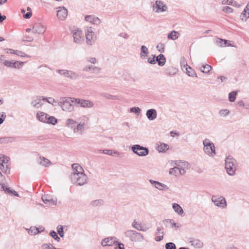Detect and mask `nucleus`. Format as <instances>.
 <instances>
[{
	"label": "nucleus",
	"mask_w": 249,
	"mask_h": 249,
	"mask_svg": "<svg viewBox=\"0 0 249 249\" xmlns=\"http://www.w3.org/2000/svg\"><path fill=\"white\" fill-rule=\"evenodd\" d=\"M86 44L88 46L93 45L97 39L93 29L91 27H87L85 30Z\"/></svg>",
	"instance_id": "obj_7"
},
{
	"label": "nucleus",
	"mask_w": 249,
	"mask_h": 249,
	"mask_svg": "<svg viewBox=\"0 0 249 249\" xmlns=\"http://www.w3.org/2000/svg\"><path fill=\"white\" fill-rule=\"evenodd\" d=\"M174 211L178 215H182L184 213L183 209L177 203H173L172 206Z\"/></svg>",
	"instance_id": "obj_36"
},
{
	"label": "nucleus",
	"mask_w": 249,
	"mask_h": 249,
	"mask_svg": "<svg viewBox=\"0 0 249 249\" xmlns=\"http://www.w3.org/2000/svg\"><path fill=\"white\" fill-rule=\"evenodd\" d=\"M56 72L61 76L72 80H76L79 77L78 73L71 70H57Z\"/></svg>",
	"instance_id": "obj_10"
},
{
	"label": "nucleus",
	"mask_w": 249,
	"mask_h": 249,
	"mask_svg": "<svg viewBox=\"0 0 249 249\" xmlns=\"http://www.w3.org/2000/svg\"><path fill=\"white\" fill-rule=\"evenodd\" d=\"M9 158L4 155H0V165L8 164Z\"/></svg>",
	"instance_id": "obj_44"
},
{
	"label": "nucleus",
	"mask_w": 249,
	"mask_h": 249,
	"mask_svg": "<svg viewBox=\"0 0 249 249\" xmlns=\"http://www.w3.org/2000/svg\"><path fill=\"white\" fill-rule=\"evenodd\" d=\"M229 114L230 111L227 109H221L218 112L219 116L222 117H225L228 116Z\"/></svg>",
	"instance_id": "obj_50"
},
{
	"label": "nucleus",
	"mask_w": 249,
	"mask_h": 249,
	"mask_svg": "<svg viewBox=\"0 0 249 249\" xmlns=\"http://www.w3.org/2000/svg\"><path fill=\"white\" fill-rule=\"evenodd\" d=\"M85 19L86 21L96 25L100 24L101 22L100 19L94 15L87 16L85 17Z\"/></svg>",
	"instance_id": "obj_18"
},
{
	"label": "nucleus",
	"mask_w": 249,
	"mask_h": 249,
	"mask_svg": "<svg viewBox=\"0 0 249 249\" xmlns=\"http://www.w3.org/2000/svg\"><path fill=\"white\" fill-rule=\"evenodd\" d=\"M240 19L242 21H246L249 18V7L246 6L243 11L241 13Z\"/></svg>",
	"instance_id": "obj_27"
},
{
	"label": "nucleus",
	"mask_w": 249,
	"mask_h": 249,
	"mask_svg": "<svg viewBox=\"0 0 249 249\" xmlns=\"http://www.w3.org/2000/svg\"><path fill=\"white\" fill-rule=\"evenodd\" d=\"M41 249H54V247L50 243L43 244L41 246Z\"/></svg>",
	"instance_id": "obj_57"
},
{
	"label": "nucleus",
	"mask_w": 249,
	"mask_h": 249,
	"mask_svg": "<svg viewBox=\"0 0 249 249\" xmlns=\"http://www.w3.org/2000/svg\"><path fill=\"white\" fill-rule=\"evenodd\" d=\"M227 41L220 38H217L216 40V44L220 47H224L226 45Z\"/></svg>",
	"instance_id": "obj_52"
},
{
	"label": "nucleus",
	"mask_w": 249,
	"mask_h": 249,
	"mask_svg": "<svg viewBox=\"0 0 249 249\" xmlns=\"http://www.w3.org/2000/svg\"><path fill=\"white\" fill-rule=\"evenodd\" d=\"M38 162L39 164L45 167H48L51 164V162L47 159L40 157L38 160Z\"/></svg>",
	"instance_id": "obj_32"
},
{
	"label": "nucleus",
	"mask_w": 249,
	"mask_h": 249,
	"mask_svg": "<svg viewBox=\"0 0 249 249\" xmlns=\"http://www.w3.org/2000/svg\"><path fill=\"white\" fill-rule=\"evenodd\" d=\"M15 141V139L11 137H5L0 138V143H11Z\"/></svg>",
	"instance_id": "obj_40"
},
{
	"label": "nucleus",
	"mask_w": 249,
	"mask_h": 249,
	"mask_svg": "<svg viewBox=\"0 0 249 249\" xmlns=\"http://www.w3.org/2000/svg\"><path fill=\"white\" fill-rule=\"evenodd\" d=\"M14 61V60H5L3 61V64L7 67L12 68Z\"/></svg>",
	"instance_id": "obj_58"
},
{
	"label": "nucleus",
	"mask_w": 249,
	"mask_h": 249,
	"mask_svg": "<svg viewBox=\"0 0 249 249\" xmlns=\"http://www.w3.org/2000/svg\"><path fill=\"white\" fill-rule=\"evenodd\" d=\"M34 40V38L32 36L28 35H24L23 37V41L24 42H32Z\"/></svg>",
	"instance_id": "obj_62"
},
{
	"label": "nucleus",
	"mask_w": 249,
	"mask_h": 249,
	"mask_svg": "<svg viewBox=\"0 0 249 249\" xmlns=\"http://www.w3.org/2000/svg\"><path fill=\"white\" fill-rule=\"evenodd\" d=\"M41 97L37 98L31 102V105L35 108H39L43 105Z\"/></svg>",
	"instance_id": "obj_26"
},
{
	"label": "nucleus",
	"mask_w": 249,
	"mask_h": 249,
	"mask_svg": "<svg viewBox=\"0 0 249 249\" xmlns=\"http://www.w3.org/2000/svg\"><path fill=\"white\" fill-rule=\"evenodd\" d=\"M57 232L60 237H63L64 236V232L63 231V227L62 225H58L56 228Z\"/></svg>",
	"instance_id": "obj_53"
},
{
	"label": "nucleus",
	"mask_w": 249,
	"mask_h": 249,
	"mask_svg": "<svg viewBox=\"0 0 249 249\" xmlns=\"http://www.w3.org/2000/svg\"><path fill=\"white\" fill-rule=\"evenodd\" d=\"M0 170L5 174L9 173L10 172V167H9V163L7 164H4L0 165Z\"/></svg>",
	"instance_id": "obj_47"
},
{
	"label": "nucleus",
	"mask_w": 249,
	"mask_h": 249,
	"mask_svg": "<svg viewBox=\"0 0 249 249\" xmlns=\"http://www.w3.org/2000/svg\"><path fill=\"white\" fill-rule=\"evenodd\" d=\"M43 101H46L48 103L52 105L53 106H59V100L57 101L54 99L52 97H42Z\"/></svg>",
	"instance_id": "obj_33"
},
{
	"label": "nucleus",
	"mask_w": 249,
	"mask_h": 249,
	"mask_svg": "<svg viewBox=\"0 0 249 249\" xmlns=\"http://www.w3.org/2000/svg\"><path fill=\"white\" fill-rule=\"evenodd\" d=\"M43 202L48 205H55L56 204V199H54L50 197L43 196L42 197Z\"/></svg>",
	"instance_id": "obj_28"
},
{
	"label": "nucleus",
	"mask_w": 249,
	"mask_h": 249,
	"mask_svg": "<svg viewBox=\"0 0 249 249\" xmlns=\"http://www.w3.org/2000/svg\"><path fill=\"white\" fill-rule=\"evenodd\" d=\"M101 69L98 67L91 65H87L83 68V71L85 72L92 71L93 73L98 74L100 72Z\"/></svg>",
	"instance_id": "obj_19"
},
{
	"label": "nucleus",
	"mask_w": 249,
	"mask_h": 249,
	"mask_svg": "<svg viewBox=\"0 0 249 249\" xmlns=\"http://www.w3.org/2000/svg\"><path fill=\"white\" fill-rule=\"evenodd\" d=\"M15 54L20 57H28V56L24 52L19 50H15Z\"/></svg>",
	"instance_id": "obj_60"
},
{
	"label": "nucleus",
	"mask_w": 249,
	"mask_h": 249,
	"mask_svg": "<svg viewBox=\"0 0 249 249\" xmlns=\"http://www.w3.org/2000/svg\"><path fill=\"white\" fill-rule=\"evenodd\" d=\"M189 243L191 244L192 246L196 248H201L203 246V242L198 239H190Z\"/></svg>",
	"instance_id": "obj_25"
},
{
	"label": "nucleus",
	"mask_w": 249,
	"mask_h": 249,
	"mask_svg": "<svg viewBox=\"0 0 249 249\" xmlns=\"http://www.w3.org/2000/svg\"><path fill=\"white\" fill-rule=\"evenodd\" d=\"M1 189H2V190L3 191H4L5 192H6L7 193L13 194V195L16 196H18V193L17 192L10 190L9 188L6 187L4 184H1Z\"/></svg>",
	"instance_id": "obj_46"
},
{
	"label": "nucleus",
	"mask_w": 249,
	"mask_h": 249,
	"mask_svg": "<svg viewBox=\"0 0 249 249\" xmlns=\"http://www.w3.org/2000/svg\"><path fill=\"white\" fill-rule=\"evenodd\" d=\"M169 173L170 175L174 176L176 177H179L185 174L183 173L181 171H180L179 169H178V168H177L175 166L170 169Z\"/></svg>",
	"instance_id": "obj_24"
},
{
	"label": "nucleus",
	"mask_w": 249,
	"mask_h": 249,
	"mask_svg": "<svg viewBox=\"0 0 249 249\" xmlns=\"http://www.w3.org/2000/svg\"><path fill=\"white\" fill-rule=\"evenodd\" d=\"M156 61L158 62V65L160 66H162L164 65L166 62V59L164 57V55L162 54H160L156 58Z\"/></svg>",
	"instance_id": "obj_37"
},
{
	"label": "nucleus",
	"mask_w": 249,
	"mask_h": 249,
	"mask_svg": "<svg viewBox=\"0 0 249 249\" xmlns=\"http://www.w3.org/2000/svg\"><path fill=\"white\" fill-rule=\"evenodd\" d=\"M36 117L39 121L44 123L55 125L57 122V120L55 117L51 116L43 112H37L36 114Z\"/></svg>",
	"instance_id": "obj_4"
},
{
	"label": "nucleus",
	"mask_w": 249,
	"mask_h": 249,
	"mask_svg": "<svg viewBox=\"0 0 249 249\" xmlns=\"http://www.w3.org/2000/svg\"><path fill=\"white\" fill-rule=\"evenodd\" d=\"M125 236L128 238L130 241L134 242H140L143 240L142 234L134 230H128L124 232Z\"/></svg>",
	"instance_id": "obj_6"
},
{
	"label": "nucleus",
	"mask_w": 249,
	"mask_h": 249,
	"mask_svg": "<svg viewBox=\"0 0 249 249\" xmlns=\"http://www.w3.org/2000/svg\"><path fill=\"white\" fill-rule=\"evenodd\" d=\"M149 181L153 187L157 188L159 190H163L168 189L167 186L162 183L157 181H155L152 179H150Z\"/></svg>",
	"instance_id": "obj_17"
},
{
	"label": "nucleus",
	"mask_w": 249,
	"mask_h": 249,
	"mask_svg": "<svg viewBox=\"0 0 249 249\" xmlns=\"http://www.w3.org/2000/svg\"><path fill=\"white\" fill-rule=\"evenodd\" d=\"M225 169L227 173L230 176L235 175L237 163L232 156H228L225 160Z\"/></svg>",
	"instance_id": "obj_2"
},
{
	"label": "nucleus",
	"mask_w": 249,
	"mask_h": 249,
	"mask_svg": "<svg viewBox=\"0 0 249 249\" xmlns=\"http://www.w3.org/2000/svg\"><path fill=\"white\" fill-rule=\"evenodd\" d=\"M118 243V240L116 237H109L102 240L101 245L103 246H111Z\"/></svg>",
	"instance_id": "obj_16"
},
{
	"label": "nucleus",
	"mask_w": 249,
	"mask_h": 249,
	"mask_svg": "<svg viewBox=\"0 0 249 249\" xmlns=\"http://www.w3.org/2000/svg\"><path fill=\"white\" fill-rule=\"evenodd\" d=\"M177 72V70L174 67L169 68L167 70V73L169 75H174Z\"/></svg>",
	"instance_id": "obj_54"
},
{
	"label": "nucleus",
	"mask_w": 249,
	"mask_h": 249,
	"mask_svg": "<svg viewBox=\"0 0 249 249\" xmlns=\"http://www.w3.org/2000/svg\"><path fill=\"white\" fill-rule=\"evenodd\" d=\"M32 27L33 34H43L46 30L44 25L38 23L32 25Z\"/></svg>",
	"instance_id": "obj_15"
},
{
	"label": "nucleus",
	"mask_w": 249,
	"mask_h": 249,
	"mask_svg": "<svg viewBox=\"0 0 249 249\" xmlns=\"http://www.w3.org/2000/svg\"><path fill=\"white\" fill-rule=\"evenodd\" d=\"M71 179L73 184L82 186L87 183L88 177L84 172L79 174H71Z\"/></svg>",
	"instance_id": "obj_5"
},
{
	"label": "nucleus",
	"mask_w": 249,
	"mask_h": 249,
	"mask_svg": "<svg viewBox=\"0 0 249 249\" xmlns=\"http://www.w3.org/2000/svg\"><path fill=\"white\" fill-rule=\"evenodd\" d=\"M40 231L39 229L36 227H31L28 231V233L31 235H36Z\"/></svg>",
	"instance_id": "obj_49"
},
{
	"label": "nucleus",
	"mask_w": 249,
	"mask_h": 249,
	"mask_svg": "<svg viewBox=\"0 0 249 249\" xmlns=\"http://www.w3.org/2000/svg\"><path fill=\"white\" fill-rule=\"evenodd\" d=\"M75 103L78 104L80 107L86 108H92L94 106L93 102L89 100L84 99L82 98H76Z\"/></svg>",
	"instance_id": "obj_12"
},
{
	"label": "nucleus",
	"mask_w": 249,
	"mask_h": 249,
	"mask_svg": "<svg viewBox=\"0 0 249 249\" xmlns=\"http://www.w3.org/2000/svg\"><path fill=\"white\" fill-rule=\"evenodd\" d=\"M146 116L149 120H154L157 117V112L156 110L155 109H149L147 110Z\"/></svg>",
	"instance_id": "obj_22"
},
{
	"label": "nucleus",
	"mask_w": 249,
	"mask_h": 249,
	"mask_svg": "<svg viewBox=\"0 0 249 249\" xmlns=\"http://www.w3.org/2000/svg\"><path fill=\"white\" fill-rule=\"evenodd\" d=\"M166 249H176V245L172 242L167 243L165 245Z\"/></svg>",
	"instance_id": "obj_61"
},
{
	"label": "nucleus",
	"mask_w": 249,
	"mask_h": 249,
	"mask_svg": "<svg viewBox=\"0 0 249 249\" xmlns=\"http://www.w3.org/2000/svg\"><path fill=\"white\" fill-rule=\"evenodd\" d=\"M130 111L131 112L135 113L136 115H139L141 112V109L139 107H133L130 108Z\"/></svg>",
	"instance_id": "obj_59"
},
{
	"label": "nucleus",
	"mask_w": 249,
	"mask_h": 249,
	"mask_svg": "<svg viewBox=\"0 0 249 249\" xmlns=\"http://www.w3.org/2000/svg\"><path fill=\"white\" fill-rule=\"evenodd\" d=\"M157 49L160 53H163L164 51V45L163 43H159L157 46Z\"/></svg>",
	"instance_id": "obj_63"
},
{
	"label": "nucleus",
	"mask_w": 249,
	"mask_h": 249,
	"mask_svg": "<svg viewBox=\"0 0 249 249\" xmlns=\"http://www.w3.org/2000/svg\"><path fill=\"white\" fill-rule=\"evenodd\" d=\"M24 64V62L14 60L12 65L13 69H20Z\"/></svg>",
	"instance_id": "obj_42"
},
{
	"label": "nucleus",
	"mask_w": 249,
	"mask_h": 249,
	"mask_svg": "<svg viewBox=\"0 0 249 249\" xmlns=\"http://www.w3.org/2000/svg\"><path fill=\"white\" fill-rule=\"evenodd\" d=\"M212 201L214 205L221 208H225L227 207V202L225 198L222 196H213L212 197Z\"/></svg>",
	"instance_id": "obj_13"
},
{
	"label": "nucleus",
	"mask_w": 249,
	"mask_h": 249,
	"mask_svg": "<svg viewBox=\"0 0 249 249\" xmlns=\"http://www.w3.org/2000/svg\"><path fill=\"white\" fill-rule=\"evenodd\" d=\"M164 223L166 226H169L172 228H175L177 229L180 227V224L176 223L173 219H166L164 221Z\"/></svg>",
	"instance_id": "obj_31"
},
{
	"label": "nucleus",
	"mask_w": 249,
	"mask_h": 249,
	"mask_svg": "<svg viewBox=\"0 0 249 249\" xmlns=\"http://www.w3.org/2000/svg\"><path fill=\"white\" fill-rule=\"evenodd\" d=\"M156 234L157 235L161 234V235H163L164 234L163 228L162 227H158V228L157 229V230H156Z\"/></svg>",
	"instance_id": "obj_64"
},
{
	"label": "nucleus",
	"mask_w": 249,
	"mask_h": 249,
	"mask_svg": "<svg viewBox=\"0 0 249 249\" xmlns=\"http://www.w3.org/2000/svg\"><path fill=\"white\" fill-rule=\"evenodd\" d=\"M200 70L204 73L208 74L210 71L212 69L211 66L208 64L203 65L200 68Z\"/></svg>",
	"instance_id": "obj_41"
},
{
	"label": "nucleus",
	"mask_w": 249,
	"mask_h": 249,
	"mask_svg": "<svg viewBox=\"0 0 249 249\" xmlns=\"http://www.w3.org/2000/svg\"><path fill=\"white\" fill-rule=\"evenodd\" d=\"M73 42L77 44H81L84 41V36L82 31L78 28H74L71 31Z\"/></svg>",
	"instance_id": "obj_11"
},
{
	"label": "nucleus",
	"mask_w": 249,
	"mask_h": 249,
	"mask_svg": "<svg viewBox=\"0 0 249 249\" xmlns=\"http://www.w3.org/2000/svg\"><path fill=\"white\" fill-rule=\"evenodd\" d=\"M222 11L227 14H231L233 12V9L228 6H224L222 8Z\"/></svg>",
	"instance_id": "obj_55"
},
{
	"label": "nucleus",
	"mask_w": 249,
	"mask_h": 249,
	"mask_svg": "<svg viewBox=\"0 0 249 249\" xmlns=\"http://www.w3.org/2000/svg\"><path fill=\"white\" fill-rule=\"evenodd\" d=\"M237 92L236 91H232L229 94V99L231 102L235 101Z\"/></svg>",
	"instance_id": "obj_51"
},
{
	"label": "nucleus",
	"mask_w": 249,
	"mask_h": 249,
	"mask_svg": "<svg viewBox=\"0 0 249 249\" xmlns=\"http://www.w3.org/2000/svg\"><path fill=\"white\" fill-rule=\"evenodd\" d=\"M76 124V126L75 125L72 130L73 133L79 134H82L85 129V126L82 124L77 123Z\"/></svg>",
	"instance_id": "obj_29"
},
{
	"label": "nucleus",
	"mask_w": 249,
	"mask_h": 249,
	"mask_svg": "<svg viewBox=\"0 0 249 249\" xmlns=\"http://www.w3.org/2000/svg\"><path fill=\"white\" fill-rule=\"evenodd\" d=\"M175 167L181 171L183 173L185 174L186 170L190 168V165L188 162L181 160L179 164L177 165V166Z\"/></svg>",
	"instance_id": "obj_20"
},
{
	"label": "nucleus",
	"mask_w": 249,
	"mask_h": 249,
	"mask_svg": "<svg viewBox=\"0 0 249 249\" xmlns=\"http://www.w3.org/2000/svg\"><path fill=\"white\" fill-rule=\"evenodd\" d=\"M50 235L53 238L54 240H56L57 242H60V238L58 236L57 233L54 231H51L50 233Z\"/></svg>",
	"instance_id": "obj_56"
},
{
	"label": "nucleus",
	"mask_w": 249,
	"mask_h": 249,
	"mask_svg": "<svg viewBox=\"0 0 249 249\" xmlns=\"http://www.w3.org/2000/svg\"><path fill=\"white\" fill-rule=\"evenodd\" d=\"M149 51L145 45H142L141 47L140 57L142 59H145L148 55Z\"/></svg>",
	"instance_id": "obj_35"
},
{
	"label": "nucleus",
	"mask_w": 249,
	"mask_h": 249,
	"mask_svg": "<svg viewBox=\"0 0 249 249\" xmlns=\"http://www.w3.org/2000/svg\"><path fill=\"white\" fill-rule=\"evenodd\" d=\"M153 11L156 13H161L168 10V6L163 1L157 0L152 5Z\"/></svg>",
	"instance_id": "obj_8"
},
{
	"label": "nucleus",
	"mask_w": 249,
	"mask_h": 249,
	"mask_svg": "<svg viewBox=\"0 0 249 249\" xmlns=\"http://www.w3.org/2000/svg\"><path fill=\"white\" fill-rule=\"evenodd\" d=\"M55 9L57 18L60 20H65L68 16V10L64 7H57Z\"/></svg>",
	"instance_id": "obj_14"
},
{
	"label": "nucleus",
	"mask_w": 249,
	"mask_h": 249,
	"mask_svg": "<svg viewBox=\"0 0 249 249\" xmlns=\"http://www.w3.org/2000/svg\"><path fill=\"white\" fill-rule=\"evenodd\" d=\"M179 36V33L176 31H172L170 32L167 35V38L169 39L175 40L177 39Z\"/></svg>",
	"instance_id": "obj_38"
},
{
	"label": "nucleus",
	"mask_w": 249,
	"mask_h": 249,
	"mask_svg": "<svg viewBox=\"0 0 249 249\" xmlns=\"http://www.w3.org/2000/svg\"><path fill=\"white\" fill-rule=\"evenodd\" d=\"M132 226L133 228L139 231H145L147 230V229L143 228L142 224L138 222L136 220H134L133 221Z\"/></svg>",
	"instance_id": "obj_34"
},
{
	"label": "nucleus",
	"mask_w": 249,
	"mask_h": 249,
	"mask_svg": "<svg viewBox=\"0 0 249 249\" xmlns=\"http://www.w3.org/2000/svg\"><path fill=\"white\" fill-rule=\"evenodd\" d=\"M168 149V145L165 143H160V145H158V146L157 147V150L160 152H165Z\"/></svg>",
	"instance_id": "obj_45"
},
{
	"label": "nucleus",
	"mask_w": 249,
	"mask_h": 249,
	"mask_svg": "<svg viewBox=\"0 0 249 249\" xmlns=\"http://www.w3.org/2000/svg\"><path fill=\"white\" fill-rule=\"evenodd\" d=\"M203 150L206 155L210 157H213L216 155L215 147L211 141L206 138L203 141Z\"/></svg>",
	"instance_id": "obj_3"
},
{
	"label": "nucleus",
	"mask_w": 249,
	"mask_h": 249,
	"mask_svg": "<svg viewBox=\"0 0 249 249\" xmlns=\"http://www.w3.org/2000/svg\"><path fill=\"white\" fill-rule=\"evenodd\" d=\"M103 153L110 156H113L114 155H119V152L118 151L109 149L103 150Z\"/></svg>",
	"instance_id": "obj_48"
},
{
	"label": "nucleus",
	"mask_w": 249,
	"mask_h": 249,
	"mask_svg": "<svg viewBox=\"0 0 249 249\" xmlns=\"http://www.w3.org/2000/svg\"><path fill=\"white\" fill-rule=\"evenodd\" d=\"M89 118L88 115H81L79 119V124H82L86 126V124L88 123L89 121Z\"/></svg>",
	"instance_id": "obj_39"
},
{
	"label": "nucleus",
	"mask_w": 249,
	"mask_h": 249,
	"mask_svg": "<svg viewBox=\"0 0 249 249\" xmlns=\"http://www.w3.org/2000/svg\"><path fill=\"white\" fill-rule=\"evenodd\" d=\"M76 98L61 97L59 98V106L66 112H71L74 109L73 103H75Z\"/></svg>",
	"instance_id": "obj_1"
},
{
	"label": "nucleus",
	"mask_w": 249,
	"mask_h": 249,
	"mask_svg": "<svg viewBox=\"0 0 249 249\" xmlns=\"http://www.w3.org/2000/svg\"><path fill=\"white\" fill-rule=\"evenodd\" d=\"M131 148L133 152L139 156L144 157L149 154V150L147 148L139 144L133 145Z\"/></svg>",
	"instance_id": "obj_9"
},
{
	"label": "nucleus",
	"mask_w": 249,
	"mask_h": 249,
	"mask_svg": "<svg viewBox=\"0 0 249 249\" xmlns=\"http://www.w3.org/2000/svg\"><path fill=\"white\" fill-rule=\"evenodd\" d=\"M72 172L71 174H79L84 172V170L82 166L78 163H73L71 165Z\"/></svg>",
	"instance_id": "obj_23"
},
{
	"label": "nucleus",
	"mask_w": 249,
	"mask_h": 249,
	"mask_svg": "<svg viewBox=\"0 0 249 249\" xmlns=\"http://www.w3.org/2000/svg\"><path fill=\"white\" fill-rule=\"evenodd\" d=\"M104 203V201L102 199H96L93 200L90 203V205L93 207H98L102 206Z\"/></svg>",
	"instance_id": "obj_43"
},
{
	"label": "nucleus",
	"mask_w": 249,
	"mask_h": 249,
	"mask_svg": "<svg viewBox=\"0 0 249 249\" xmlns=\"http://www.w3.org/2000/svg\"><path fill=\"white\" fill-rule=\"evenodd\" d=\"M77 122L72 118H69L65 122V126L68 128L73 129Z\"/></svg>",
	"instance_id": "obj_30"
},
{
	"label": "nucleus",
	"mask_w": 249,
	"mask_h": 249,
	"mask_svg": "<svg viewBox=\"0 0 249 249\" xmlns=\"http://www.w3.org/2000/svg\"><path fill=\"white\" fill-rule=\"evenodd\" d=\"M181 66L184 67L185 68L186 71V74L188 75L189 76L197 77V75L194 70H193L187 64H185L184 61H182L181 62Z\"/></svg>",
	"instance_id": "obj_21"
}]
</instances>
